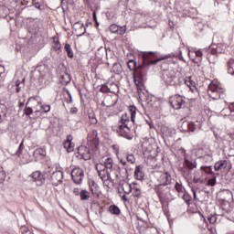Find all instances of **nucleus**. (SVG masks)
I'll return each instance as SVG.
<instances>
[{
    "mask_svg": "<svg viewBox=\"0 0 234 234\" xmlns=\"http://www.w3.org/2000/svg\"><path fill=\"white\" fill-rule=\"evenodd\" d=\"M134 178H136V180H144V173L142 172V166L137 165L135 167Z\"/></svg>",
    "mask_w": 234,
    "mask_h": 234,
    "instance_id": "4be33fe9",
    "label": "nucleus"
},
{
    "mask_svg": "<svg viewBox=\"0 0 234 234\" xmlns=\"http://www.w3.org/2000/svg\"><path fill=\"white\" fill-rule=\"evenodd\" d=\"M201 159H202L204 162H207V160H211V156H210V155H205V156L201 157Z\"/></svg>",
    "mask_w": 234,
    "mask_h": 234,
    "instance_id": "4d7b16f0",
    "label": "nucleus"
},
{
    "mask_svg": "<svg viewBox=\"0 0 234 234\" xmlns=\"http://www.w3.org/2000/svg\"><path fill=\"white\" fill-rule=\"evenodd\" d=\"M142 195V191L140 190V188H138V186H134L133 187V197L135 198H138V197H140Z\"/></svg>",
    "mask_w": 234,
    "mask_h": 234,
    "instance_id": "a18cd8bd",
    "label": "nucleus"
},
{
    "mask_svg": "<svg viewBox=\"0 0 234 234\" xmlns=\"http://www.w3.org/2000/svg\"><path fill=\"white\" fill-rule=\"evenodd\" d=\"M169 103L172 109L178 111V109H182L183 105H186V98L179 94H176L170 97Z\"/></svg>",
    "mask_w": 234,
    "mask_h": 234,
    "instance_id": "423d86ee",
    "label": "nucleus"
},
{
    "mask_svg": "<svg viewBox=\"0 0 234 234\" xmlns=\"http://www.w3.org/2000/svg\"><path fill=\"white\" fill-rule=\"evenodd\" d=\"M39 31V27H37V24L36 22H33L29 25L28 27V32L29 34H37V32Z\"/></svg>",
    "mask_w": 234,
    "mask_h": 234,
    "instance_id": "393cba45",
    "label": "nucleus"
},
{
    "mask_svg": "<svg viewBox=\"0 0 234 234\" xmlns=\"http://www.w3.org/2000/svg\"><path fill=\"white\" fill-rule=\"evenodd\" d=\"M6 177V174H5V171H3V168L0 169V180H5Z\"/></svg>",
    "mask_w": 234,
    "mask_h": 234,
    "instance_id": "603ef678",
    "label": "nucleus"
},
{
    "mask_svg": "<svg viewBox=\"0 0 234 234\" xmlns=\"http://www.w3.org/2000/svg\"><path fill=\"white\" fill-rule=\"evenodd\" d=\"M173 177H171V174L169 172H162L158 176L159 186H167L171 184Z\"/></svg>",
    "mask_w": 234,
    "mask_h": 234,
    "instance_id": "ddd939ff",
    "label": "nucleus"
},
{
    "mask_svg": "<svg viewBox=\"0 0 234 234\" xmlns=\"http://www.w3.org/2000/svg\"><path fill=\"white\" fill-rule=\"evenodd\" d=\"M13 87H15L16 91L17 93L21 92V90H22L23 88L25 87V78H23L21 80H17L16 81L15 86H13Z\"/></svg>",
    "mask_w": 234,
    "mask_h": 234,
    "instance_id": "aec40b11",
    "label": "nucleus"
},
{
    "mask_svg": "<svg viewBox=\"0 0 234 234\" xmlns=\"http://www.w3.org/2000/svg\"><path fill=\"white\" fill-rule=\"evenodd\" d=\"M113 161L112 158L109 157L104 161V165L102 169H106V171H111L112 169V165H113Z\"/></svg>",
    "mask_w": 234,
    "mask_h": 234,
    "instance_id": "b1692460",
    "label": "nucleus"
},
{
    "mask_svg": "<svg viewBox=\"0 0 234 234\" xmlns=\"http://www.w3.org/2000/svg\"><path fill=\"white\" fill-rule=\"evenodd\" d=\"M181 153L184 154V162L183 167H181V171L186 169V171H193V169H197V160H189L187 156H186V149H180Z\"/></svg>",
    "mask_w": 234,
    "mask_h": 234,
    "instance_id": "0eeeda50",
    "label": "nucleus"
},
{
    "mask_svg": "<svg viewBox=\"0 0 234 234\" xmlns=\"http://www.w3.org/2000/svg\"><path fill=\"white\" fill-rule=\"evenodd\" d=\"M161 78L165 85H176V72L174 69L163 70Z\"/></svg>",
    "mask_w": 234,
    "mask_h": 234,
    "instance_id": "20e7f679",
    "label": "nucleus"
},
{
    "mask_svg": "<svg viewBox=\"0 0 234 234\" xmlns=\"http://www.w3.org/2000/svg\"><path fill=\"white\" fill-rule=\"evenodd\" d=\"M89 120H90V123L91 125H96V123H98V120L96 119V117L94 116V114H90L89 115Z\"/></svg>",
    "mask_w": 234,
    "mask_h": 234,
    "instance_id": "37998d69",
    "label": "nucleus"
},
{
    "mask_svg": "<svg viewBox=\"0 0 234 234\" xmlns=\"http://www.w3.org/2000/svg\"><path fill=\"white\" fill-rule=\"evenodd\" d=\"M207 59H208L209 63L215 64V61L211 60V57L210 56L207 57Z\"/></svg>",
    "mask_w": 234,
    "mask_h": 234,
    "instance_id": "0e129e2a",
    "label": "nucleus"
},
{
    "mask_svg": "<svg viewBox=\"0 0 234 234\" xmlns=\"http://www.w3.org/2000/svg\"><path fill=\"white\" fill-rule=\"evenodd\" d=\"M129 111L131 114V122L134 123V119L136 118V106H130Z\"/></svg>",
    "mask_w": 234,
    "mask_h": 234,
    "instance_id": "72a5a7b5",
    "label": "nucleus"
},
{
    "mask_svg": "<svg viewBox=\"0 0 234 234\" xmlns=\"http://www.w3.org/2000/svg\"><path fill=\"white\" fill-rule=\"evenodd\" d=\"M191 191H192V193L194 195V200H197V190H195V188L192 187Z\"/></svg>",
    "mask_w": 234,
    "mask_h": 234,
    "instance_id": "bf43d9fd",
    "label": "nucleus"
},
{
    "mask_svg": "<svg viewBox=\"0 0 234 234\" xmlns=\"http://www.w3.org/2000/svg\"><path fill=\"white\" fill-rule=\"evenodd\" d=\"M207 220L210 224H215V222H217V217L212 216V217H208Z\"/></svg>",
    "mask_w": 234,
    "mask_h": 234,
    "instance_id": "8fccbe9b",
    "label": "nucleus"
},
{
    "mask_svg": "<svg viewBox=\"0 0 234 234\" xmlns=\"http://www.w3.org/2000/svg\"><path fill=\"white\" fill-rule=\"evenodd\" d=\"M110 31H112V34H118L119 36H123L125 33V27H120L118 25L113 24L110 26Z\"/></svg>",
    "mask_w": 234,
    "mask_h": 234,
    "instance_id": "6ab92c4d",
    "label": "nucleus"
},
{
    "mask_svg": "<svg viewBox=\"0 0 234 234\" xmlns=\"http://www.w3.org/2000/svg\"><path fill=\"white\" fill-rule=\"evenodd\" d=\"M185 85H186V87H189L190 90H193V88H191V86L195 85V82L191 80V77H186L185 79Z\"/></svg>",
    "mask_w": 234,
    "mask_h": 234,
    "instance_id": "4c0bfd02",
    "label": "nucleus"
},
{
    "mask_svg": "<svg viewBox=\"0 0 234 234\" xmlns=\"http://www.w3.org/2000/svg\"><path fill=\"white\" fill-rule=\"evenodd\" d=\"M5 72V67L3 65H0V75Z\"/></svg>",
    "mask_w": 234,
    "mask_h": 234,
    "instance_id": "680f3d73",
    "label": "nucleus"
},
{
    "mask_svg": "<svg viewBox=\"0 0 234 234\" xmlns=\"http://www.w3.org/2000/svg\"><path fill=\"white\" fill-rule=\"evenodd\" d=\"M123 69L122 68V65L120 63H114L112 66V72L114 74H122Z\"/></svg>",
    "mask_w": 234,
    "mask_h": 234,
    "instance_id": "c85d7f7f",
    "label": "nucleus"
},
{
    "mask_svg": "<svg viewBox=\"0 0 234 234\" xmlns=\"http://www.w3.org/2000/svg\"><path fill=\"white\" fill-rule=\"evenodd\" d=\"M195 55L197 56V58H202L203 53L202 50L198 49L195 52Z\"/></svg>",
    "mask_w": 234,
    "mask_h": 234,
    "instance_id": "864d4df0",
    "label": "nucleus"
},
{
    "mask_svg": "<svg viewBox=\"0 0 234 234\" xmlns=\"http://www.w3.org/2000/svg\"><path fill=\"white\" fill-rule=\"evenodd\" d=\"M208 96L212 98V100H220L222 96H224V92L226 90L222 88L220 84L210 83L208 85Z\"/></svg>",
    "mask_w": 234,
    "mask_h": 234,
    "instance_id": "7ed1b4c3",
    "label": "nucleus"
},
{
    "mask_svg": "<svg viewBox=\"0 0 234 234\" xmlns=\"http://www.w3.org/2000/svg\"><path fill=\"white\" fill-rule=\"evenodd\" d=\"M80 200H89L90 198V193L87 190H81L80 193Z\"/></svg>",
    "mask_w": 234,
    "mask_h": 234,
    "instance_id": "473e14b6",
    "label": "nucleus"
},
{
    "mask_svg": "<svg viewBox=\"0 0 234 234\" xmlns=\"http://www.w3.org/2000/svg\"><path fill=\"white\" fill-rule=\"evenodd\" d=\"M136 65H137L136 62L133 59L128 61V69L130 70H136Z\"/></svg>",
    "mask_w": 234,
    "mask_h": 234,
    "instance_id": "ea45409f",
    "label": "nucleus"
},
{
    "mask_svg": "<svg viewBox=\"0 0 234 234\" xmlns=\"http://www.w3.org/2000/svg\"><path fill=\"white\" fill-rule=\"evenodd\" d=\"M126 160L129 164H134L136 162V158H134V154H128L126 155Z\"/></svg>",
    "mask_w": 234,
    "mask_h": 234,
    "instance_id": "a19ab883",
    "label": "nucleus"
},
{
    "mask_svg": "<svg viewBox=\"0 0 234 234\" xmlns=\"http://www.w3.org/2000/svg\"><path fill=\"white\" fill-rule=\"evenodd\" d=\"M122 190L126 195H129L133 191V187L131 186V184L124 183L122 184Z\"/></svg>",
    "mask_w": 234,
    "mask_h": 234,
    "instance_id": "f704fd0d",
    "label": "nucleus"
},
{
    "mask_svg": "<svg viewBox=\"0 0 234 234\" xmlns=\"http://www.w3.org/2000/svg\"><path fill=\"white\" fill-rule=\"evenodd\" d=\"M52 50H55V52H58V50H59V37H53Z\"/></svg>",
    "mask_w": 234,
    "mask_h": 234,
    "instance_id": "c756f323",
    "label": "nucleus"
},
{
    "mask_svg": "<svg viewBox=\"0 0 234 234\" xmlns=\"http://www.w3.org/2000/svg\"><path fill=\"white\" fill-rule=\"evenodd\" d=\"M182 198L187 206H191V202L193 200V197H191V195H189V193L185 191L183 196H182Z\"/></svg>",
    "mask_w": 234,
    "mask_h": 234,
    "instance_id": "a878e982",
    "label": "nucleus"
},
{
    "mask_svg": "<svg viewBox=\"0 0 234 234\" xmlns=\"http://www.w3.org/2000/svg\"><path fill=\"white\" fill-rule=\"evenodd\" d=\"M96 170L104 186H107V182L111 180V172L103 168V164L101 163L96 165Z\"/></svg>",
    "mask_w": 234,
    "mask_h": 234,
    "instance_id": "39448f33",
    "label": "nucleus"
},
{
    "mask_svg": "<svg viewBox=\"0 0 234 234\" xmlns=\"http://www.w3.org/2000/svg\"><path fill=\"white\" fill-rule=\"evenodd\" d=\"M31 178L37 183V186H43L45 184V175L40 171H36L31 174Z\"/></svg>",
    "mask_w": 234,
    "mask_h": 234,
    "instance_id": "4468645a",
    "label": "nucleus"
},
{
    "mask_svg": "<svg viewBox=\"0 0 234 234\" xmlns=\"http://www.w3.org/2000/svg\"><path fill=\"white\" fill-rule=\"evenodd\" d=\"M142 17V15L138 14L135 16V19H140Z\"/></svg>",
    "mask_w": 234,
    "mask_h": 234,
    "instance_id": "338daca9",
    "label": "nucleus"
},
{
    "mask_svg": "<svg viewBox=\"0 0 234 234\" xmlns=\"http://www.w3.org/2000/svg\"><path fill=\"white\" fill-rule=\"evenodd\" d=\"M169 58H173V55L169 54L158 58L156 55H154V52H144L143 63L140 65V69H147V67L150 65H156V63L164 61V59H169Z\"/></svg>",
    "mask_w": 234,
    "mask_h": 234,
    "instance_id": "f03ea898",
    "label": "nucleus"
},
{
    "mask_svg": "<svg viewBox=\"0 0 234 234\" xmlns=\"http://www.w3.org/2000/svg\"><path fill=\"white\" fill-rule=\"evenodd\" d=\"M60 83L61 85L70 83V75L69 73H60Z\"/></svg>",
    "mask_w": 234,
    "mask_h": 234,
    "instance_id": "412c9836",
    "label": "nucleus"
},
{
    "mask_svg": "<svg viewBox=\"0 0 234 234\" xmlns=\"http://www.w3.org/2000/svg\"><path fill=\"white\" fill-rule=\"evenodd\" d=\"M92 16H93L94 21H97V18H96V12H93Z\"/></svg>",
    "mask_w": 234,
    "mask_h": 234,
    "instance_id": "69168bd1",
    "label": "nucleus"
},
{
    "mask_svg": "<svg viewBox=\"0 0 234 234\" xmlns=\"http://www.w3.org/2000/svg\"><path fill=\"white\" fill-rule=\"evenodd\" d=\"M197 176L201 177L203 180L207 176V175H215L212 166L202 165L200 169L194 172Z\"/></svg>",
    "mask_w": 234,
    "mask_h": 234,
    "instance_id": "f8f14e48",
    "label": "nucleus"
},
{
    "mask_svg": "<svg viewBox=\"0 0 234 234\" xmlns=\"http://www.w3.org/2000/svg\"><path fill=\"white\" fill-rule=\"evenodd\" d=\"M63 147L67 153H72L74 151V144H72V135H68L67 140L63 143Z\"/></svg>",
    "mask_w": 234,
    "mask_h": 234,
    "instance_id": "dca6fc26",
    "label": "nucleus"
},
{
    "mask_svg": "<svg viewBox=\"0 0 234 234\" xmlns=\"http://www.w3.org/2000/svg\"><path fill=\"white\" fill-rule=\"evenodd\" d=\"M155 191L157 193V197L161 202V204H164V202L167 201V197H169V187L165 186L158 185L155 188Z\"/></svg>",
    "mask_w": 234,
    "mask_h": 234,
    "instance_id": "1a4fd4ad",
    "label": "nucleus"
},
{
    "mask_svg": "<svg viewBox=\"0 0 234 234\" xmlns=\"http://www.w3.org/2000/svg\"><path fill=\"white\" fill-rule=\"evenodd\" d=\"M77 153V157L80 158V160H90V158H92V153H90V149H89L87 146H79Z\"/></svg>",
    "mask_w": 234,
    "mask_h": 234,
    "instance_id": "9b49d317",
    "label": "nucleus"
},
{
    "mask_svg": "<svg viewBox=\"0 0 234 234\" xmlns=\"http://www.w3.org/2000/svg\"><path fill=\"white\" fill-rule=\"evenodd\" d=\"M130 122L129 116L125 113L121 117V121L115 129L119 136L126 138V140H133V133H131V127H129Z\"/></svg>",
    "mask_w": 234,
    "mask_h": 234,
    "instance_id": "f257e3e1",
    "label": "nucleus"
},
{
    "mask_svg": "<svg viewBox=\"0 0 234 234\" xmlns=\"http://www.w3.org/2000/svg\"><path fill=\"white\" fill-rule=\"evenodd\" d=\"M51 182L53 186H59V179L58 177V171H55L51 175Z\"/></svg>",
    "mask_w": 234,
    "mask_h": 234,
    "instance_id": "7c9ffc66",
    "label": "nucleus"
},
{
    "mask_svg": "<svg viewBox=\"0 0 234 234\" xmlns=\"http://www.w3.org/2000/svg\"><path fill=\"white\" fill-rule=\"evenodd\" d=\"M101 92H103V94H109L111 92V89L107 87V85H102L100 90Z\"/></svg>",
    "mask_w": 234,
    "mask_h": 234,
    "instance_id": "49530a36",
    "label": "nucleus"
},
{
    "mask_svg": "<svg viewBox=\"0 0 234 234\" xmlns=\"http://www.w3.org/2000/svg\"><path fill=\"white\" fill-rule=\"evenodd\" d=\"M133 81L135 86L137 87V92L139 96L144 94L145 92V85L144 84V75L141 73L133 74Z\"/></svg>",
    "mask_w": 234,
    "mask_h": 234,
    "instance_id": "6e6552de",
    "label": "nucleus"
},
{
    "mask_svg": "<svg viewBox=\"0 0 234 234\" xmlns=\"http://www.w3.org/2000/svg\"><path fill=\"white\" fill-rule=\"evenodd\" d=\"M112 149L113 151H115V153L118 154L120 153V147H118V145H112Z\"/></svg>",
    "mask_w": 234,
    "mask_h": 234,
    "instance_id": "6e6d98bb",
    "label": "nucleus"
},
{
    "mask_svg": "<svg viewBox=\"0 0 234 234\" xmlns=\"http://www.w3.org/2000/svg\"><path fill=\"white\" fill-rule=\"evenodd\" d=\"M33 111H32V108L30 107H27L25 109V115L26 116H30V114H32Z\"/></svg>",
    "mask_w": 234,
    "mask_h": 234,
    "instance_id": "3c124183",
    "label": "nucleus"
},
{
    "mask_svg": "<svg viewBox=\"0 0 234 234\" xmlns=\"http://www.w3.org/2000/svg\"><path fill=\"white\" fill-rule=\"evenodd\" d=\"M225 48L224 46H222L221 44H218V45H212L210 47V54L212 56H218V54H223V52H225Z\"/></svg>",
    "mask_w": 234,
    "mask_h": 234,
    "instance_id": "2eb2a0df",
    "label": "nucleus"
},
{
    "mask_svg": "<svg viewBox=\"0 0 234 234\" xmlns=\"http://www.w3.org/2000/svg\"><path fill=\"white\" fill-rule=\"evenodd\" d=\"M8 14V8L5 5H0V17H6Z\"/></svg>",
    "mask_w": 234,
    "mask_h": 234,
    "instance_id": "c9c22d12",
    "label": "nucleus"
},
{
    "mask_svg": "<svg viewBox=\"0 0 234 234\" xmlns=\"http://www.w3.org/2000/svg\"><path fill=\"white\" fill-rule=\"evenodd\" d=\"M228 72L229 74L234 76V58H230L228 61Z\"/></svg>",
    "mask_w": 234,
    "mask_h": 234,
    "instance_id": "cd10ccee",
    "label": "nucleus"
},
{
    "mask_svg": "<svg viewBox=\"0 0 234 234\" xmlns=\"http://www.w3.org/2000/svg\"><path fill=\"white\" fill-rule=\"evenodd\" d=\"M217 185V176H214L207 180V186H210V187H213Z\"/></svg>",
    "mask_w": 234,
    "mask_h": 234,
    "instance_id": "79ce46f5",
    "label": "nucleus"
},
{
    "mask_svg": "<svg viewBox=\"0 0 234 234\" xmlns=\"http://www.w3.org/2000/svg\"><path fill=\"white\" fill-rule=\"evenodd\" d=\"M109 211L112 215H120L122 213L120 207H118L116 205L110 206Z\"/></svg>",
    "mask_w": 234,
    "mask_h": 234,
    "instance_id": "bb28decb",
    "label": "nucleus"
},
{
    "mask_svg": "<svg viewBox=\"0 0 234 234\" xmlns=\"http://www.w3.org/2000/svg\"><path fill=\"white\" fill-rule=\"evenodd\" d=\"M64 50L67 52L68 58H74V52L72 51V48L69 44H65Z\"/></svg>",
    "mask_w": 234,
    "mask_h": 234,
    "instance_id": "2f4dec72",
    "label": "nucleus"
},
{
    "mask_svg": "<svg viewBox=\"0 0 234 234\" xmlns=\"http://www.w3.org/2000/svg\"><path fill=\"white\" fill-rule=\"evenodd\" d=\"M186 125L189 133H195V131H197V125H195V122H186Z\"/></svg>",
    "mask_w": 234,
    "mask_h": 234,
    "instance_id": "58836bf2",
    "label": "nucleus"
},
{
    "mask_svg": "<svg viewBox=\"0 0 234 234\" xmlns=\"http://www.w3.org/2000/svg\"><path fill=\"white\" fill-rule=\"evenodd\" d=\"M23 149H25V145L23 144V142L19 144L18 149L16 152V156H21L23 153Z\"/></svg>",
    "mask_w": 234,
    "mask_h": 234,
    "instance_id": "c03bdc74",
    "label": "nucleus"
},
{
    "mask_svg": "<svg viewBox=\"0 0 234 234\" xmlns=\"http://www.w3.org/2000/svg\"><path fill=\"white\" fill-rule=\"evenodd\" d=\"M193 183L194 184H204V179L202 177L198 176L196 173H194Z\"/></svg>",
    "mask_w": 234,
    "mask_h": 234,
    "instance_id": "e433bc0d",
    "label": "nucleus"
},
{
    "mask_svg": "<svg viewBox=\"0 0 234 234\" xmlns=\"http://www.w3.org/2000/svg\"><path fill=\"white\" fill-rule=\"evenodd\" d=\"M122 200H124L125 202H127V196L123 195V196H122Z\"/></svg>",
    "mask_w": 234,
    "mask_h": 234,
    "instance_id": "774afa93",
    "label": "nucleus"
},
{
    "mask_svg": "<svg viewBox=\"0 0 234 234\" xmlns=\"http://www.w3.org/2000/svg\"><path fill=\"white\" fill-rule=\"evenodd\" d=\"M65 173H67V175H72V169H70V168H66L65 169Z\"/></svg>",
    "mask_w": 234,
    "mask_h": 234,
    "instance_id": "052dcab7",
    "label": "nucleus"
},
{
    "mask_svg": "<svg viewBox=\"0 0 234 234\" xmlns=\"http://www.w3.org/2000/svg\"><path fill=\"white\" fill-rule=\"evenodd\" d=\"M73 28L75 32L80 36H83L85 32H87V29L85 28V25H83V23H80V22H76L73 25Z\"/></svg>",
    "mask_w": 234,
    "mask_h": 234,
    "instance_id": "f3484780",
    "label": "nucleus"
},
{
    "mask_svg": "<svg viewBox=\"0 0 234 234\" xmlns=\"http://www.w3.org/2000/svg\"><path fill=\"white\" fill-rule=\"evenodd\" d=\"M42 112H48L50 111V105H42Z\"/></svg>",
    "mask_w": 234,
    "mask_h": 234,
    "instance_id": "09e8293b",
    "label": "nucleus"
},
{
    "mask_svg": "<svg viewBox=\"0 0 234 234\" xmlns=\"http://www.w3.org/2000/svg\"><path fill=\"white\" fill-rule=\"evenodd\" d=\"M120 163L122 164L123 165H127V162H125V161L122 160V159H121Z\"/></svg>",
    "mask_w": 234,
    "mask_h": 234,
    "instance_id": "e2e57ef3",
    "label": "nucleus"
},
{
    "mask_svg": "<svg viewBox=\"0 0 234 234\" xmlns=\"http://www.w3.org/2000/svg\"><path fill=\"white\" fill-rule=\"evenodd\" d=\"M175 189L178 195L182 193H186V187H184V185H182V181H176L175 185Z\"/></svg>",
    "mask_w": 234,
    "mask_h": 234,
    "instance_id": "5701e85b",
    "label": "nucleus"
},
{
    "mask_svg": "<svg viewBox=\"0 0 234 234\" xmlns=\"http://www.w3.org/2000/svg\"><path fill=\"white\" fill-rule=\"evenodd\" d=\"M215 171H224L228 169V160H219L214 165Z\"/></svg>",
    "mask_w": 234,
    "mask_h": 234,
    "instance_id": "a211bd4d",
    "label": "nucleus"
},
{
    "mask_svg": "<svg viewBox=\"0 0 234 234\" xmlns=\"http://www.w3.org/2000/svg\"><path fill=\"white\" fill-rule=\"evenodd\" d=\"M73 193H74V195H76L77 197L80 195V188H74L73 189Z\"/></svg>",
    "mask_w": 234,
    "mask_h": 234,
    "instance_id": "13d9d810",
    "label": "nucleus"
},
{
    "mask_svg": "<svg viewBox=\"0 0 234 234\" xmlns=\"http://www.w3.org/2000/svg\"><path fill=\"white\" fill-rule=\"evenodd\" d=\"M85 176V172L80 167H75L71 171V178L74 184H81L83 182V177Z\"/></svg>",
    "mask_w": 234,
    "mask_h": 234,
    "instance_id": "9d476101",
    "label": "nucleus"
},
{
    "mask_svg": "<svg viewBox=\"0 0 234 234\" xmlns=\"http://www.w3.org/2000/svg\"><path fill=\"white\" fill-rule=\"evenodd\" d=\"M70 114H77L78 113V108L72 107L69 111Z\"/></svg>",
    "mask_w": 234,
    "mask_h": 234,
    "instance_id": "5fc2aeb1",
    "label": "nucleus"
},
{
    "mask_svg": "<svg viewBox=\"0 0 234 234\" xmlns=\"http://www.w3.org/2000/svg\"><path fill=\"white\" fill-rule=\"evenodd\" d=\"M20 233H22V234H32V232L30 231V229H28L27 227H22L20 229Z\"/></svg>",
    "mask_w": 234,
    "mask_h": 234,
    "instance_id": "de8ad7c7",
    "label": "nucleus"
}]
</instances>
